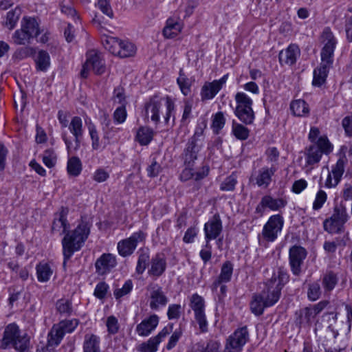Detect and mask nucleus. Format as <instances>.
I'll use <instances>...</instances> for the list:
<instances>
[{
	"label": "nucleus",
	"mask_w": 352,
	"mask_h": 352,
	"mask_svg": "<svg viewBox=\"0 0 352 352\" xmlns=\"http://www.w3.org/2000/svg\"><path fill=\"white\" fill-rule=\"evenodd\" d=\"M154 337L149 338L146 342H142L137 346L139 352H156L160 343Z\"/></svg>",
	"instance_id": "42"
},
{
	"label": "nucleus",
	"mask_w": 352,
	"mask_h": 352,
	"mask_svg": "<svg viewBox=\"0 0 352 352\" xmlns=\"http://www.w3.org/2000/svg\"><path fill=\"white\" fill-rule=\"evenodd\" d=\"M232 131L239 140H245L249 137V129L241 124H235L234 122H233Z\"/></svg>",
	"instance_id": "51"
},
{
	"label": "nucleus",
	"mask_w": 352,
	"mask_h": 352,
	"mask_svg": "<svg viewBox=\"0 0 352 352\" xmlns=\"http://www.w3.org/2000/svg\"><path fill=\"white\" fill-rule=\"evenodd\" d=\"M331 65L332 63H327L326 61L321 60L320 67L314 71L312 83L314 86L320 87L324 83L329 72V68Z\"/></svg>",
	"instance_id": "26"
},
{
	"label": "nucleus",
	"mask_w": 352,
	"mask_h": 352,
	"mask_svg": "<svg viewBox=\"0 0 352 352\" xmlns=\"http://www.w3.org/2000/svg\"><path fill=\"white\" fill-rule=\"evenodd\" d=\"M182 307L179 304H171L168 306L167 316L169 320L178 319L181 316Z\"/></svg>",
	"instance_id": "61"
},
{
	"label": "nucleus",
	"mask_w": 352,
	"mask_h": 352,
	"mask_svg": "<svg viewBox=\"0 0 352 352\" xmlns=\"http://www.w3.org/2000/svg\"><path fill=\"white\" fill-rule=\"evenodd\" d=\"M108 289L109 286L106 283L100 282L96 285L94 296L99 299H103L106 296Z\"/></svg>",
	"instance_id": "63"
},
{
	"label": "nucleus",
	"mask_w": 352,
	"mask_h": 352,
	"mask_svg": "<svg viewBox=\"0 0 352 352\" xmlns=\"http://www.w3.org/2000/svg\"><path fill=\"white\" fill-rule=\"evenodd\" d=\"M56 308L59 314L67 316H70L73 311L72 302L65 299L58 300L56 303Z\"/></svg>",
	"instance_id": "47"
},
{
	"label": "nucleus",
	"mask_w": 352,
	"mask_h": 352,
	"mask_svg": "<svg viewBox=\"0 0 352 352\" xmlns=\"http://www.w3.org/2000/svg\"><path fill=\"white\" fill-rule=\"evenodd\" d=\"M105 64L101 54L96 50H91L87 54V60L80 72L82 78L88 76V72L92 69L96 74H102L105 72Z\"/></svg>",
	"instance_id": "9"
},
{
	"label": "nucleus",
	"mask_w": 352,
	"mask_h": 352,
	"mask_svg": "<svg viewBox=\"0 0 352 352\" xmlns=\"http://www.w3.org/2000/svg\"><path fill=\"white\" fill-rule=\"evenodd\" d=\"M82 169V165L79 157L73 156L69 158L67 166L68 174L72 177L78 176Z\"/></svg>",
	"instance_id": "34"
},
{
	"label": "nucleus",
	"mask_w": 352,
	"mask_h": 352,
	"mask_svg": "<svg viewBox=\"0 0 352 352\" xmlns=\"http://www.w3.org/2000/svg\"><path fill=\"white\" fill-rule=\"evenodd\" d=\"M149 259L150 256L148 251L141 250L136 266V272L138 274H142L145 271L146 268L148 265Z\"/></svg>",
	"instance_id": "44"
},
{
	"label": "nucleus",
	"mask_w": 352,
	"mask_h": 352,
	"mask_svg": "<svg viewBox=\"0 0 352 352\" xmlns=\"http://www.w3.org/2000/svg\"><path fill=\"white\" fill-rule=\"evenodd\" d=\"M158 322L159 317L155 314L151 315L137 325L136 331L140 336H148L156 328Z\"/></svg>",
	"instance_id": "25"
},
{
	"label": "nucleus",
	"mask_w": 352,
	"mask_h": 352,
	"mask_svg": "<svg viewBox=\"0 0 352 352\" xmlns=\"http://www.w3.org/2000/svg\"><path fill=\"white\" fill-rule=\"evenodd\" d=\"M182 29L180 23L173 19H168L163 29V35L167 38H173L181 32Z\"/></svg>",
	"instance_id": "30"
},
{
	"label": "nucleus",
	"mask_w": 352,
	"mask_h": 352,
	"mask_svg": "<svg viewBox=\"0 0 352 352\" xmlns=\"http://www.w3.org/2000/svg\"><path fill=\"white\" fill-rule=\"evenodd\" d=\"M276 168L274 167H263L258 171V175L256 178V183L258 186L267 187L271 181L272 177L274 175Z\"/></svg>",
	"instance_id": "29"
},
{
	"label": "nucleus",
	"mask_w": 352,
	"mask_h": 352,
	"mask_svg": "<svg viewBox=\"0 0 352 352\" xmlns=\"http://www.w3.org/2000/svg\"><path fill=\"white\" fill-rule=\"evenodd\" d=\"M164 99L157 96L152 97L145 104L146 114L151 113V119L155 124L160 122V111L163 107Z\"/></svg>",
	"instance_id": "21"
},
{
	"label": "nucleus",
	"mask_w": 352,
	"mask_h": 352,
	"mask_svg": "<svg viewBox=\"0 0 352 352\" xmlns=\"http://www.w3.org/2000/svg\"><path fill=\"white\" fill-rule=\"evenodd\" d=\"M330 217L346 223L349 219V215L346 207L343 204H336L333 207V214Z\"/></svg>",
	"instance_id": "41"
},
{
	"label": "nucleus",
	"mask_w": 352,
	"mask_h": 352,
	"mask_svg": "<svg viewBox=\"0 0 352 352\" xmlns=\"http://www.w3.org/2000/svg\"><path fill=\"white\" fill-rule=\"evenodd\" d=\"M227 79L228 74H226L219 80H215L212 82L206 83L201 89V96L202 100L212 99L226 82Z\"/></svg>",
	"instance_id": "19"
},
{
	"label": "nucleus",
	"mask_w": 352,
	"mask_h": 352,
	"mask_svg": "<svg viewBox=\"0 0 352 352\" xmlns=\"http://www.w3.org/2000/svg\"><path fill=\"white\" fill-rule=\"evenodd\" d=\"M21 14V10L18 8H16L15 9L12 10L7 13L6 25L10 30H12L16 26L20 18Z\"/></svg>",
	"instance_id": "45"
},
{
	"label": "nucleus",
	"mask_w": 352,
	"mask_h": 352,
	"mask_svg": "<svg viewBox=\"0 0 352 352\" xmlns=\"http://www.w3.org/2000/svg\"><path fill=\"white\" fill-rule=\"evenodd\" d=\"M235 100L237 102L236 109L252 108V100L245 93H237L235 96Z\"/></svg>",
	"instance_id": "52"
},
{
	"label": "nucleus",
	"mask_w": 352,
	"mask_h": 352,
	"mask_svg": "<svg viewBox=\"0 0 352 352\" xmlns=\"http://www.w3.org/2000/svg\"><path fill=\"white\" fill-rule=\"evenodd\" d=\"M323 229L331 234H339L344 232L345 223L329 217L323 221Z\"/></svg>",
	"instance_id": "28"
},
{
	"label": "nucleus",
	"mask_w": 352,
	"mask_h": 352,
	"mask_svg": "<svg viewBox=\"0 0 352 352\" xmlns=\"http://www.w3.org/2000/svg\"><path fill=\"white\" fill-rule=\"evenodd\" d=\"M289 276L286 270L279 267L272 278L265 283V288L260 294L264 297L265 306H272L280 298V292L284 285L289 281Z\"/></svg>",
	"instance_id": "3"
},
{
	"label": "nucleus",
	"mask_w": 352,
	"mask_h": 352,
	"mask_svg": "<svg viewBox=\"0 0 352 352\" xmlns=\"http://www.w3.org/2000/svg\"><path fill=\"white\" fill-rule=\"evenodd\" d=\"M177 82L184 96H187L190 92L191 82L183 72L182 69L179 71V76L177 79Z\"/></svg>",
	"instance_id": "46"
},
{
	"label": "nucleus",
	"mask_w": 352,
	"mask_h": 352,
	"mask_svg": "<svg viewBox=\"0 0 352 352\" xmlns=\"http://www.w3.org/2000/svg\"><path fill=\"white\" fill-rule=\"evenodd\" d=\"M154 132L148 127L142 126L137 131L135 139L141 145L148 144L153 138Z\"/></svg>",
	"instance_id": "32"
},
{
	"label": "nucleus",
	"mask_w": 352,
	"mask_h": 352,
	"mask_svg": "<svg viewBox=\"0 0 352 352\" xmlns=\"http://www.w3.org/2000/svg\"><path fill=\"white\" fill-rule=\"evenodd\" d=\"M222 222L219 214H215L204 225L205 236L208 240L217 239L222 232Z\"/></svg>",
	"instance_id": "20"
},
{
	"label": "nucleus",
	"mask_w": 352,
	"mask_h": 352,
	"mask_svg": "<svg viewBox=\"0 0 352 352\" xmlns=\"http://www.w3.org/2000/svg\"><path fill=\"white\" fill-rule=\"evenodd\" d=\"M83 352H100L99 338L96 335H86L83 344Z\"/></svg>",
	"instance_id": "35"
},
{
	"label": "nucleus",
	"mask_w": 352,
	"mask_h": 352,
	"mask_svg": "<svg viewBox=\"0 0 352 352\" xmlns=\"http://www.w3.org/2000/svg\"><path fill=\"white\" fill-rule=\"evenodd\" d=\"M36 68L41 71H46L50 65V57L49 54L45 50L38 52V57L36 60Z\"/></svg>",
	"instance_id": "43"
},
{
	"label": "nucleus",
	"mask_w": 352,
	"mask_h": 352,
	"mask_svg": "<svg viewBox=\"0 0 352 352\" xmlns=\"http://www.w3.org/2000/svg\"><path fill=\"white\" fill-rule=\"evenodd\" d=\"M36 50L34 48L31 47H24L18 49L13 54V58L18 60H22L34 56Z\"/></svg>",
	"instance_id": "57"
},
{
	"label": "nucleus",
	"mask_w": 352,
	"mask_h": 352,
	"mask_svg": "<svg viewBox=\"0 0 352 352\" xmlns=\"http://www.w3.org/2000/svg\"><path fill=\"white\" fill-rule=\"evenodd\" d=\"M338 281V276L332 271L327 272L324 274L322 278V286L325 292H329L332 291Z\"/></svg>",
	"instance_id": "36"
},
{
	"label": "nucleus",
	"mask_w": 352,
	"mask_h": 352,
	"mask_svg": "<svg viewBox=\"0 0 352 352\" xmlns=\"http://www.w3.org/2000/svg\"><path fill=\"white\" fill-rule=\"evenodd\" d=\"M287 205V201L283 198L274 199L270 195H265L261 198L260 203L257 205L255 212L260 217L263 216L265 208L272 211L279 210Z\"/></svg>",
	"instance_id": "14"
},
{
	"label": "nucleus",
	"mask_w": 352,
	"mask_h": 352,
	"mask_svg": "<svg viewBox=\"0 0 352 352\" xmlns=\"http://www.w3.org/2000/svg\"><path fill=\"white\" fill-rule=\"evenodd\" d=\"M322 42L324 47L321 51V60L333 63V56L336 45V40L329 28H325L322 32Z\"/></svg>",
	"instance_id": "13"
},
{
	"label": "nucleus",
	"mask_w": 352,
	"mask_h": 352,
	"mask_svg": "<svg viewBox=\"0 0 352 352\" xmlns=\"http://www.w3.org/2000/svg\"><path fill=\"white\" fill-rule=\"evenodd\" d=\"M102 43L107 50L120 58L133 56L136 52L134 44L129 41H122L116 37H105L102 38Z\"/></svg>",
	"instance_id": "4"
},
{
	"label": "nucleus",
	"mask_w": 352,
	"mask_h": 352,
	"mask_svg": "<svg viewBox=\"0 0 352 352\" xmlns=\"http://www.w3.org/2000/svg\"><path fill=\"white\" fill-rule=\"evenodd\" d=\"M13 42L16 45H25L31 43L33 39L30 34L21 27L16 30L12 37Z\"/></svg>",
	"instance_id": "39"
},
{
	"label": "nucleus",
	"mask_w": 352,
	"mask_h": 352,
	"mask_svg": "<svg viewBox=\"0 0 352 352\" xmlns=\"http://www.w3.org/2000/svg\"><path fill=\"white\" fill-rule=\"evenodd\" d=\"M249 332L246 326L236 329L226 340L223 352H241L249 340Z\"/></svg>",
	"instance_id": "7"
},
{
	"label": "nucleus",
	"mask_w": 352,
	"mask_h": 352,
	"mask_svg": "<svg viewBox=\"0 0 352 352\" xmlns=\"http://www.w3.org/2000/svg\"><path fill=\"white\" fill-rule=\"evenodd\" d=\"M147 289L150 291V308L157 310L160 307H164L168 302V298L162 288L157 284L150 285Z\"/></svg>",
	"instance_id": "16"
},
{
	"label": "nucleus",
	"mask_w": 352,
	"mask_h": 352,
	"mask_svg": "<svg viewBox=\"0 0 352 352\" xmlns=\"http://www.w3.org/2000/svg\"><path fill=\"white\" fill-rule=\"evenodd\" d=\"M327 193L324 190H320L317 192L315 200L313 203V209L314 210H318L322 208L324 204L327 201Z\"/></svg>",
	"instance_id": "58"
},
{
	"label": "nucleus",
	"mask_w": 352,
	"mask_h": 352,
	"mask_svg": "<svg viewBox=\"0 0 352 352\" xmlns=\"http://www.w3.org/2000/svg\"><path fill=\"white\" fill-rule=\"evenodd\" d=\"M165 107H166V113L164 116V122L166 124H169L170 117L172 116V113L175 110V104L172 99L166 96L165 98Z\"/></svg>",
	"instance_id": "59"
},
{
	"label": "nucleus",
	"mask_w": 352,
	"mask_h": 352,
	"mask_svg": "<svg viewBox=\"0 0 352 352\" xmlns=\"http://www.w3.org/2000/svg\"><path fill=\"white\" fill-rule=\"evenodd\" d=\"M88 130L91 140L92 148L98 150L100 147V138L96 127L91 122L88 124Z\"/></svg>",
	"instance_id": "54"
},
{
	"label": "nucleus",
	"mask_w": 352,
	"mask_h": 352,
	"mask_svg": "<svg viewBox=\"0 0 352 352\" xmlns=\"http://www.w3.org/2000/svg\"><path fill=\"white\" fill-rule=\"evenodd\" d=\"M265 306V300L264 297L261 294H254L252 300L250 302V309L252 312L256 316L263 314Z\"/></svg>",
	"instance_id": "31"
},
{
	"label": "nucleus",
	"mask_w": 352,
	"mask_h": 352,
	"mask_svg": "<svg viewBox=\"0 0 352 352\" xmlns=\"http://www.w3.org/2000/svg\"><path fill=\"white\" fill-rule=\"evenodd\" d=\"M236 183V176L234 173H232L221 184L220 190L222 191H233Z\"/></svg>",
	"instance_id": "53"
},
{
	"label": "nucleus",
	"mask_w": 352,
	"mask_h": 352,
	"mask_svg": "<svg viewBox=\"0 0 352 352\" xmlns=\"http://www.w3.org/2000/svg\"><path fill=\"white\" fill-rule=\"evenodd\" d=\"M307 256L306 249L300 245H294L289 250V263L292 274L300 276L302 272L304 261Z\"/></svg>",
	"instance_id": "10"
},
{
	"label": "nucleus",
	"mask_w": 352,
	"mask_h": 352,
	"mask_svg": "<svg viewBox=\"0 0 352 352\" xmlns=\"http://www.w3.org/2000/svg\"><path fill=\"white\" fill-rule=\"evenodd\" d=\"M284 224L283 217L280 214L271 216L267 223L264 225L262 230L263 238L268 241L273 242L281 232Z\"/></svg>",
	"instance_id": "11"
},
{
	"label": "nucleus",
	"mask_w": 352,
	"mask_h": 352,
	"mask_svg": "<svg viewBox=\"0 0 352 352\" xmlns=\"http://www.w3.org/2000/svg\"><path fill=\"white\" fill-rule=\"evenodd\" d=\"M346 159L340 157L335 165L331 166V170L329 173L325 186L328 188L336 187L340 182L344 173Z\"/></svg>",
	"instance_id": "15"
},
{
	"label": "nucleus",
	"mask_w": 352,
	"mask_h": 352,
	"mask_svg": "<svg viewBox=\"0 0 352 352\" xmlns=\"http://www.w3.org/2000/svg\"><path fill=\"white\" fill-rule=\"evenodd\" d=\"M300 51L298 46L296 44H291L285 50L280 52L278 58L281 65L286 64L289 65H294L300 56Z\"/></svg>",
	"instance_id": "23"
},
{
	"label": "nucleus",
	"mask_w": 352,
	"mask_h": 352,
	"mask_svg": "<svg viewBox=\"0 0 352 352\" xmlns=\"http://www.w3.org/2000/svg\"><path fill=\"white\" fill-rule=\"evenodd\" d=\"M117 264L116 258L112 254H103L96 262V271L104 274L111 271Z\"/></svg>",
	"instance_id": "22"
},
{
	"label": "nucleus",
	"mask_w": 352,
	"mask_h": 352,
	"mask_svg": "<svg viewBox=\"0 0 352 352\" xmlns=\"http://www.w3.org/2000/svg\"><path fill=\"white\" fill-rule=\"evenodd\" d=\"M184 168L179 174V179L182 182H186L194 178L196 182H199L206 177L210 171V168L208 165L203 166L197 172L194 170V166H184Z\"/></svg>",
	"instance_id": "17"
},
{
	"label": "nucleus",
	"mask_w": 352,
	"mask_h": 352,
	"mask_svg": "<svg viewBox=\"0 0 352 352\" xmlns=\"http://www.w3.org/2000/svg\"><path fill=\"white\" fill-rule=\"evenodd\" d=\"M321 295L320 285L318 282H314L309 285L307 290V297L311 301L318 300Z\"/></svg>",
	"instance_id": "55"
},
{
	"label": "nucleus",
	"mask_w": 352,
	"mask_h": 352,
	"mask_svg": "<svg viewBox=\"0 0 352 352\" xmlns=\"http://www.w3.org/2000/svg\"><path fill=\"white\" fill-rule=\"evenodd\" d=\"M233 273V265L230 261H226L221 268L219 277L221 280L228 283L230 281Z\"/></svg>",
	"instance_id": "50"
},
{
	"label": "nucleus",
	"mask_w": 352,
	"mask_h": 352,
	"mask_svg": "<svg viewBox=\"0 0 352 352\" xmlns=\"http://www.w3.org/2000/svg\"><path fill=\"white\" fill-rule=\"evenodd\" d=\"M11 347L19 352H28L30 348V338L26 335H21V330L15 323L6 326L0 340V349L6 350Z\"/></svg>",
	"instance_id": "2"
},
{
	"label": "nucleus",
	"mask_w": 352,
	"mask_h": 352,
	"mask_svg": "<svg viewBox=\"0 0 352 352\" xmlns=\"http://www.w3.org/2000/svg\"><path fill=\"white\" fill-rule=\"evenodd\" d=\"M290 109L296 116H304L309 114V109L308 104L303 100H296L290 104Z\"/></svg>",
	"instance_id": "33"
},
{
	"label": "nucleus",
	"mask_w": 352,
	"mask_h": 352,
	"mask_svg": "<svg viewBox=\"0 0 352 352\" xmlns=\"http://www.w3.org/2000/svg\"><path fill=\"white\" fill-rule=\"evenodd\" d=\"M166 269V261L163 254H157L151 260V266L148 270L149 276L158 278Z\"/></svg>",
	"instance_id": "24"
},
{
	"label": "nucleus",
	"mask_w": 352,
	"mask_h": 352,
	"mask_svg": "<svg viewBox=\"0 0 352 352\" xmlns=\"http://www.w3.org/2000/svg\"><path fill=\"white\" fill-rule=\"evenodd\" d=\"M126 111L125 104L118 107L113 113V118L116 122L118 124L123 123L126 118Z\"/></svg>",
	"instance_id": "62"
},
{
	"label": "nucleus",
	"mask_w": 352,
	"mask_h": 352,
	"mask_svg": "<svg viewBox=\"0 0 352 352\" xmlns=\"http://www.w3.org/2000/svg\"><path fill=\"white\" fill-rule=\"evenodd\" d=\"M42 160L44 164L47 168H51L56 165L57 156L53 149L48 148L43 152V154L42 155Z\"/></svg>",
	"instance_id": "48"
},
{
	"label": "nucleus",
	"mask_w": 352,
	"mask_h": 352,
	"mask_svg": "<svg viewBox=\"0 0 352 352\" xmlns=\"http://www.w3.org/2000/svg\"><path fill=\"white\" fill-rule=\"evenodd\" d=\"M37 278L39 282H47L52 275L53 270L47 263H39L36 265Z\"/></svg>",
	"instance_id": "37"
},
{
	"label": "nucleus",
	"mask_w": 352,
	"mask_h": 352,
	"mask_svg": "<svg viewBox=\"0 0 352 352\" xmlns=\"http://www.w3.org/2000/svg\"><path fill=\"white\" fill-rule=\"evenodd\" d=\"M226 119L221 111L217 112L213 116L212 128L214 133L218 134L223 128Z\"/></svg>",
	"instance_id": "49"
},
{
	"label": "nucleus",
	"mask_w": 352,
	"mask_h": 352,
	"mask_svg": "<svg viewBox=\"0 0 352 352\" xmlns=\"http://www.w3.org/2000/svg\"><path fill=\"white\" fill-rule=\"evenodd\" d=\"M322 154L321 151L316 144L310 146L307 149L306 154L307 164L309 165H313L319 162L321 159Z\"/></svg>",
	"instance_id": "40"
},
{
	"label": "nucleus",
	"mask_w": 352,
	"mask_h": 352,
	"mask_svg": "<svg viewBox=\"0 0 352 352\" xmlns=\"http://www.w3.org/2000/svg\"><path fill=\"white\" fill-rule=\"evenodd\" d=\"M201 150V145L195 144L193 140H188L181 155L184 166H195V161L198 159L199 153Z\"/></svg>",
	"instance_id": "18"
},
{
	"label": "nucleus",
	"mask_w": 352,
	"mask_h": 352,
	"mask_svg": "<svg viewBox=\"0 0 352 352\" xmlns=\"http://www.w3.org/2000/svg\"><path fill=\"white\" fill-rule=\"evenodd\" d=\"M146 238V234L140 230L134 232L130 237L123 239L118 243V251L123 257L130 256L135 251L139 242L143 241Z\"/></svg>",
	"instance_id": "12"
},
{
	"label": "nucleus",
	"mask_w": 352,
	"mask_h": 352,
	"mask_svg": "<svg viewBox=\"0 0 352 352\" xmlns=\"http://www.w3.org/2000/svg\"><path fill=\"white\" fill-rule=\"evenodd\" d=\"M79 320L74 318L71 320H62L59 322L54 324L48 333L47 344L48 346H58L66 333H72L78 327Z\"/></svg>",
	"instance_id": "5"
},
{
	"label": "nucleus",
	"mask_w": 352,
	"mask_h": 352,
	"mask_svg": "<svg viewBox=\"0 0 352 352\" xmlns=\"http://www.w3.org/2000/svg\"><path fill=\"white\" fill-rule=\"evenodd\" d=\"M234 113L237 118L245 124H252L254 119V113L252 108L243 107L241 109H236Z\"/></svg>",
	"instance_id": "38"
},
{
	"label": "nucleus",
	"mask_w": 352,
	"mask_h": 352,
	"mask_svg": "<svg viewBox=\"0 0 352 352\" xmlns=\"http://www.w3.org/2000/svg\"><path fill=\"white\" fill-rule=\"evenodd\" d=\"M98 6L102 13L111 19L113 17V12L109 4V0H98Z\"/></svg>",
	"instance_id": "64"
},
{
	"label": "nucleus",
	"mask_w": 352,
	"mask_h": 352,
	"mask_svg": "<svg viewBox=\"0 0 352 352\" xmlns=\"http://www.w3.org/2000/svg\"><path fill=\"white\" fill-rule=\"evenodd\" d=\"M68 129L74 138V146L66 133H62V138L66 145L68 154L76 151L80 146L81 140L83 136L82 120L79 116H74L72 118L68 124Z\"/></svg>",
	"instance_id": "6"
},
{
	"label": "nucleus",
	"mask_w": 352,
	"mask_h": 352,
	"mask_svg": "<svg viewBox=\"0 0 352 352\" xmlns=\"http://www.w3.org/2000/svg\"><path fill=\"white\" fill-rule=\"evenodd\" d=\"M189 306L194 311L195 319L202 333L208 331V321L205 314L204 298L198 294H193L190 298Z\"/></svg>",
	"instance_id": "8"
},
{
	"label": "nucleus",
	"mask_w": 352,
	"mask_h": 352,
	"mask_svg": "<svg viewBox=\"0 0 352 352\" xmlns=\"http://www.w3.org/2000/svg\"><path fill=\"white\" fill-rule=\"evenodd\" d=\"M133 282L131 280H127L122 288L116 289L113 292V295L116 299H120V298L129 294L132 289H133Z\"/></svg>",
	"instance_id": "56"
},
{
	"label": "nucleus",
	"mask_w": 352,
	"mask_h": 352,
	"mask_svg": "<svg viewBox=\"0 0 352 352\" xmlns=\"http://www.w3.org/2000/svg\"><path fill=\"white\" fill-rule=\"evenodd\" d=\"M315 144L318 146L322 153L327 154L332 151L331 144L326 137H320Z\"/></svg>",
	"instance_id": "60"
},
{
	"label": "nucleus",
	"mask_w": 352,
	"mask_h": 352,
	"mask_svg": "<svg viewBox=\"0 0 352 352\" xmlns=\"http://www.w3.org/2000/svg\"><path fill=\"white\" fill-rule=\"evenodd\" d=\"M21 27L34 38L41 33L39 24L35 18L25 16L21 22Z\"/></svg>",
	"instance_id": "27"
},
{
	"label": "nucleus",
	"mask_w": 352,
	"mask_h": 352,
	"mask_svg": "<svg viewBox=\"0 0 352 352\" xmlns=\"http://www.w3.org/2000/svg\"><path fill=\"white\" fill-rule=\"evenodd\" d=\"M67 212L62 210L58 218H55L52 226V231L59 235L65 234L61 243L64 256L63 265L72 256L74 252L80 250L90 233V226L87 222H81L72 231H69V223L67 220Z\"/></svg>",
	"instance_id": "1"
}]
</instances>
